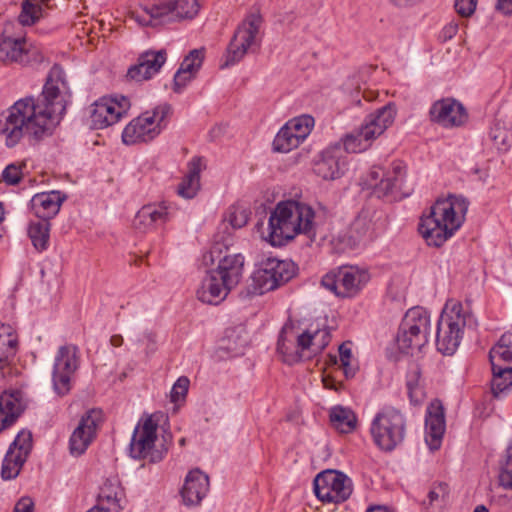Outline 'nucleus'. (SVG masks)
Listing matches in <instances>:
<instances>
[{
  "label": "nucleus",
  "instance_id": "1",
  "mask_svg": "<svg viewBox=\"0 0 512 512\" xmlns=\"http://www.w3.org/2000/svg\"><path fill=\"white\" fill-rule=\"evenodd\" d=\"M63 74V70L55 65L37 98L19 99L3 114L1 133L8 147H14L25 135L37 142L52 134L66 109L61 93L65 87Z\"/></svg>",
  "mask_w": 512,
  "mask_h": 512
},
{
  "label": "nucleus",
  "instance_id": "2",
  "mask_svg": "<svg viewBox=\"0 0 512 512\" xmlns=\"http://www.w3.org/2000/svg\"><path fill=\"white\" fill-rule=\"evenodd\" d=\"M314 218L315 213L307 204L292 200L280 202L269 216L264 239L275 247L286 245L298 234L312 240L316 235Z\"/></svg>",
  "mask_w": 512,
  "mask_h": 512
},
{
  "label": "nucleus",
  "instance_id": "3",
  "mask_svg": "<svg viewBox=\"0 0 512 512\" xmlns=\"http://www.w3.org/2000/svg\"><path fill=\"white\" fill-rule=\"evenodd\" d=\"M467 210L468 201L462 196L438 199L420 218L418 231L429 246L440 247L461 227Z\"/></svg>",
  "mask_w": 512,
  "mask_h": 512
},
{
  "label": "nucleus",
  "instance_id": "4",
  "mask_svg": "<svg viewBox=\"0 0 512 512\" xmlns=\"http://www.w3.org/2000/svg\"><path fill=\"white\" fill-rule=\"evenodd\" d=\"M330 340L328 327L300 331L292 322H287L279 334L277 351L285 363L292 365L320 354Z\"/></svg>",
  "mask_w": 512,
  "mask_h": 512
},
{
  "label": "nucleus",
  "instance_id": "5",
  "mask_svg": "<svg viewBox=\"0 0 512 512\" xmlns=\"http://www.w3.org/2000/svg\"><path fill=\"white\" fill-rule=\"evenodd\" d=\"M477 326L469 299L464 303L455 300L447 301L437 323V350L443 355H453L460 345L464 331H476Z\"/></svg>",
  "mask_w": 512,
  "mask_h": 512
},
{
  "label": "nucleus",
  "instance_id": "6",
  "mask_svg": "<svg viewBox=\"0 0 512 512\" xmlns=\"http://www.w3.org/2000/svg\"><path fill=\"white\" fill-rule=\"evenodd\" d=\"M396 116V106L388 103L366 116L361 126L343 138V151L359 153L367 150L372 142L390 127Z\"/></svg>",
  "mask_w": 512,
  "mask_h": 512
},
{
  "label": "nucleus",
  "instance_id": "7",
  "mask_svg": "<svg viewBox=\"0 0 512 512\" xmlns=\"http://www.w3.org/2000/svg\"><path fill=\"white\" fill-rule=\"evenodd\" d=\"M396 116V106L388 103L366 116L361 126L343 138V151L359 153L367 150L372 142L390 127Z\"/></svg>",
  "mask_w": 512,
  "mask_h": 512
},
{
  "label": "nucleus",
  "instance_id": "8",
  "mask_svg": "<svg viewBox=\"0 0 512 512\" xmlns=\"http://www.w3.org/2000/svg\"><path fill=\"white\" fill-rule=\"evenodd\" d=\"M406 165L402 161H393L385 170L380 166H373L367 174L364 184L372 189L378 197L391 196L393 199H402L412 193V188L407 185Z\"/></svg>",
  "mask_w": 512,
  "mask_h": 512
},
{
  "label": "nucleus",
  "instance_id": "9",
  "mask_svg": "<svg viewBox=\"0 0 512 512\" xmlns=\"http://www.w3.org/2000/svg\"><path fill=\"white\" fill-rule=\"evenodd\" d=\"M430 329L431 317L425 308L416 306L409 309L397 332L398 348L404 353L420 351L428 343Z\"/></svg>",
  "mask_w": 512,
  "mask_h": 512
},
{
  "label": "nucleus",
  "instance_id": "10",
  "mask_svg": "<svg viewBox=\"0 0 512 512\" xmlns=\"http://www.w3.org/2000/svg\"><path fill=\"white\" fill-rule=\"evenodd\" d=\"M262 17L259 13L249 14L237 27L223 57L221 68L240 62L248 52L260 47Z\"/></svg>",
  "mask_w": 512,
  "mask_h": 512
},
{
  "label": "nucleus",
  "instance_id": "11",
  "mask_svg": "<svg viewBox=\"0 0 512 512\" xmlns=\"http://www.w3.org/2000/svg\"><path fill=\"white\" fill-rule=\"evenodd\" d=\"M172 107L163 103L152 111H146L133 119L123 130L122 140L127 145L149 142L156 138L167 126Z\"/></svg>",
  "mask_w": 512,
  "mask_h": 512
},
{
  "label": "nucleus",
  "instance_id": "12",
  "mask_svg": "<svg viewBox=\"0 0 512 512\" xmlns=\"http://www.w3.org/2000/svg\"><path fill=\"white\" fill-rule=\"evenodd\" d=\"M370 431L374 443L381 450L392 451L405 438V417L399 410L386 407L374 417Z\"/></svg>",
  "mask_w": 512,
  "mask_h": 512
},
{
  "label": "nucleus",
  "instance_id": "13",
  "mask_svg": "<svg viewBox=\"0 0 512 512\" xmlns=\"http://www.w3.org/2000/svg\"><path fill=\"white\" fill-rule=\"evenodd\" d=\"M493 379L491 393L501 397L512 388V333L507 332L489 351Z\"/></svg>",
  "mask_w": 512,
  "mask_h": 512
},
{
  "label": "nucleus",
  "instance_id": "14",
  "mask_svg": "<svg viewBox=\"0 0 512 512\" xmlns=\"http://www.w3.org/2000/svg\"><path fill=\"white\" fill-rule=\"evenodd\" d=\"M314 492L323 502L341 503L352 493V481L343 472L325 470L317 474L313 481Z\"/></svg>",
  "mask_w": 512,
  "mask_h": 512
},
{
  "label": "nucleus",
  "instance_id": "15",
  "mask_svg": "<svg viewBox=\"0 0 512 512\" xmlns=\"http://www.w3.org/2000/svg\"><path fill=\"white\" fill-rule=\"evenodd\" d=\"M369 281V275L356 267H341L323 276L321 284L337 296L349 297L357 294Z\"/></svg>",
  "mask_w": 512,
  "mask_h": 512
},
{
  "label": "nucleus",
  "instance_id": "16",
  "mask_svg": "<svg viewBox=\"0 0 512 512\" xmlns=\"http://www.w3.org/2000/svg\"><path fill=\"white\" fill-rule=\"evenodd\" d=\"M78 353V348L70 344L61 346L55 356L52 382L54 391L60 396L71 389V379L79 367Z\"/></svg>",
  "mask_w": 512,
  "mask_h": 512
},
{
  "label": "nucleus",
  "instance_id": "17",
  "mask_svg": "<svg viewBox=\"0 0 512 512\" xmlns=\"http://www.w3.org/2000/svg\"><path fill=\"white\" fill-rule=\"evenodd\" d=\"M157 423L151 416L140 421L133 431L129 445L130 456L134 459H149L150 462H157L162 457L154 451L157 439Z\"/></svg>",
  "mask_w": 512,
  "mask_h": 512
},
{
  "label": "nucleus",
  "instance_id": "18",
  "mask_svg": "<svg viewBox=\"0 0 512 512\" xmlns=\"http://www.w3.org/2000/svg\"><path fill=\"white\" fill-rule=\"evenodd\" d=\"M130 108V100L125 96L102 97L90 109L91 127L104 129L117 123Z\"/></svg>",
  "mask_w": 512,
  "mask_h": 512
},
{
  "label": "nucleus",
  "instance_id": "19",
  "mask_svg": "<svg viewBox=\"0 0 512 512\" xmlns=\"http://www.w3.org/2000/svg\"><path fill=\"white\" fill-rule=\"evenodd\" d=\"M100 422V411L93 409L82 416L69 440V449L73 456H80L87 450L96 436Z\"/></svg>",
  "mask_w": 512,
  "mask_h": 512
},
{
  "label": "nucleus",
  "instance_id": "20",
  "mask_svg": "<svg viewBox=\"0 0 512 512\" xmlns=\"http://www.w3.org/2000/svg\"><path fill=\"white\" fill-rule=\"evenodd\" d=\"M429 116L432 122L445 128L461 126L467 120L464 106L454 98L435 101L429 110Z\"/></svg>",
  "mask_w": 512,
  "mask_h": 512
},
{
  "label": "nucleus",
  "instance_id": "21",
  "mask_svg": "<svg viewBox=\"0 0 512 512\" xmlns=\"http://www.w3.org/2000/svg\"><path fill=\"white\" fill-rule=\"evenodd\" d=\"M346 168V156L340 146H331L323 150L314 162V173L323 180L333 181L340 178Z\"/></svg>",
  "mask_w": 512,
  "mask_h": 512
},
{
  "label": "nucleus",
  "instance_id": "22",
  "mask_svg": "<svg viewBox=\"0 0 512 512\" xmlns=\"http://www.w3.org/2000/svg\"><path fill=\"white\" fill-rule=\"evenodd\" d=\"M210 487L207 474L196 468L188 472L180 491L186 506H197L206 497Z\"/></svg>",
  "mask_w": 512,
  "mask_h": 512
},
{
  "label": "nucleus",
  "instance_id": "23",
  "mask_svg": "<svg viewBox=\"0 0 512 512\" xmlns=\"http://www.w3.org/2000/svg\"><path fill=\"white\" fill-rule=\"evenodd\" d=\"M166 51H145L139 58L138 63L129 68L127 76L136 81L148 80L157 74L166 62Z\"/></svg>",
  "mask_w": 512,
  "mask_h": 512
},
{
  "label": "nucleus",
  "instance_id": "24",
  "mask_svg": "<svg viewBox=\"0 0 512 512\" xmlns=\"http://www.w3.org/2000/svg\"><path fill=\"white\" fill-rule=\"evenodd\" d=\"M426 443L431 450L439 449L445 432L444 408L439 400L431 402L425 419Z\"/></svg>",
  "mask_w": 512,
  "mask_h": 512
},
{
  "label": "nucleus",
  "instance_id": "25",
  "mask_svg": "<svg viewBox=\"0 0 512 512\" xmlns=\"http://www.w3.org/2000/svg\"><path fill=\"white\" fill-rule=\"evenodd\" d=\"M170 218L171 211L167 205L149 204L137 212L133 225L137 230L146 232L165 224Z\"/></svg>",
  "mask_w": 512,
  "mask_h": 512
},
{
  "label": "nucleus",
  "instance_id": "26",
  "mask_svg": "<svg viewBox=\"0 0 512 512\" xmlns=\"http://www.w3.org/2000/svg\"><path fill=\"white\" fill-rule=\"evenodd\" d=\"M65 199L66 195L62 194L60 191L53 190L35 194L30 203L38 219L50 221V219L58 214Z\"/></svg>",
  "mask_w": 512,
  "mask_h": 512
},
{
  "label": "nucleus",
  "instance_id": "27",
  "mask_svg": "<svg viewBox=\"0 0 512 512\" xmlns=\"http://www.w3.org/2000/svg\"><path fill=\"white\" fill-rule=\"evenodd\" d=\"M230 290L219 275L211 270L203 278L197 290V298L203 303L217 305L227 297Z\"/></svg>",
  "mask_w": 512,
  "mask_h": 512
},
{
  "label": "nucleus",
  "instance_id": "28",
  "mask_svg": "<svg viewBox=\"0 0 512 512\" xmlns=\"http://www.w3.org/2000/svg\"><path fill=\"white\" fill-rule=\"evenodd\" d=\"M24 407L21 391H5L0 394V432L15 422Z\"/></svg>",
  "mask_w": 512,
  "mask_h": 512
},
{
  "label": "nucleus",
  "instance_id": "29",
  "mask_svg": "<svg viewBox=\"0 0 512 512\" xmlns=\"http://www.w3.org/2000/svg\"><path fill=\"white\" fill-rule=\"evenodd\" d=\"M204 60V50L194 49L183 59L179 69L174 75L173 90L180 93L190 82L202 66Z\"/></svg>",
  "mask_w": 512,
  "mask_h": 512
},
{
  "label": "nucleus",
  "instance_id": "30",
  "mask_svg": "<svg viewBox=\"0 0 512 512\" xmlns=\"http://www.w3.org/2000/svg\"><path fill=\"white\" fill-rule=\"evenodd\" d=\"M244 257L241 254L225 255L219 259L213 272L230 288L237 286L243 276Z\"/></svg>",
  "mask_w": 512,
  "mask_h": 512
},
{
  "label": "nucleus",
  "instance_id": "31",
  "mask_svg": "<svg viewBox=\"0 0 512 512\" xmlns=\"http://www.w3.org/2000/svg\"><path fill=\"white\" fill-rule=\"evenodd\" d=\"M450 500V487L445 482H434L421 501V512H445Z\"/></svg>",
  "mask_w": 512,
  "mask_h": 512
},
{
  "label": "nucleus",
  "instance_id": "32",
  "mask_svg": "<svg viewBox=\"0 0 512 512\" xmlns=\"http://www.w3.org/2000/svg\"><path fill=\"white\" fill-rule=\"evenodd\" d=\"M283 285V283L272 273L267 261H263L260 267L251 276V284L248 293L262 295Z\"/></svg>",
  "mask_w": 512,
  "mask_h": 512
},
{
  "label": "nucleus",
  "instance_id": "33",
  "mask_svg": "<svg viewBox=\"0 0 512 512\" xmlns=\"http://www.w3.org/2000/svg\"><path fill=\"white\" fill-rule=\"evenodd\" d=\"M30 50L24 38L5 37L0 42V61L20 64L29 61Z\"/></svg>",
  "mask_w": 512,
  "mask_h": 512
},
{
  "label": "nucleus",
  "instance_id": "34",
  "mask_svg": "<svg viewBox=\"0 0 512 512\" xmlns=\"http://www.w3.org/2000/svg\"><path fill=\"white\" fill-rule=\"evenodd\" d=\"M202 162L200 158H193L188 164V172L177 188L178 194L185 199H192L200 188V172Z\"/></svg>",
  "mask_w": 512,
  "mask_h": 512
},
{
  "label": "nucleus",
  "instance_id": "35",
  "mask_svg": "<svg viewBox=\"0 0 512 512\" xmlns=\"http://www.w3.org/2000/svg\"><path fill=\"white\" fill-rule=\"evenodd\" d=\"M147 13L150 19L145 24L158 25L180 20L173 0L155 3L147 9Z\"/></svg>",
  "mask_w": 512,
  "mask_h": 512
},
{
  "label": "nucleus",
  "instance_id": "36",
  "mask_svg": "<svg viewBox=\"0 0 512 512\" xmlns=\"http://www.w3.org/2000/svg\"><path fill=\"white\" fill-rule=\"evenodd\" d=\"M331 425L340 433H350L356 428L357 418L354 412L342 406H335L330 410Z\"/></svg>",
  "mask_w": 512,
  "mask_h": 512
},
{
  "label": "nucleus",
  "instance_id": "37",
  "mask_svg": "<svg viewBox=\"0 0 512 512\" xmlns=\"http://www.w3.org/2000/svg\"><path fill=\"white\" fill-rule=\"evenodd\" d=\"M50 222L45 220L30 221L28 225V236L34 248L43 252L48 249L50 240Z\"/></svg>",
  "mask_w": 512,
  "mask_h": 512
},
{
  "label": "nucleus",
  "instance_id": "38",
  "mask_svg": "<svg viewBox=\"0 0 512 512\" xmlns=\"http://www.w3.org/2000/svg\"><path fill=\"white\" fill-rule=\"evenodd\" d=\"M122 497L123 490L117 479H107L100 488L99 498L101 501H105L110 505L108 508H105L108 512H119Z\"/></svg>",
  "mask_w": 512,
  "mask_h": 512
},
{
  "label": "nucleus",
  "instance_id": "39",
  "mask_svg": "<svg viewBox=\"0 0 512 512\" xmlns=\"http://www.w3.org/2000/svg\"><path fill=\"white\" fill-rule=\"evenodd\" d=\"M17 351V337L9 325L0 323V369L6 366Z\"/></svg>",
  "mask_w": 512,
  "mask_h": 512
},
{
  "label": "nucleus",
  "instance_id": "40",
  "mask_svg": "<svg viewBox=\"0 0 512 512\" xmlns=\"http://www.w3.org/2000/svg\"><path fill=\"white\" fill-rule=\"evenodd\" d=\"M406 386L411 403L420 404L426 396L422 372L418 365L412 366L407 373Z\"/></svg>",
  "mask_w": 512,
  "mask_h": 512
},
{
  "label": "nucleus",
  "instance_id": "41",
  "mask_svg": "<svg viewBox=\"0 0 512 512\" xmlns=\"http://www.w3.org/2000/svg\"><path fill=\"white\" fill-rule=\"evenodd\" d=\"M489 138L497 150L505 152L511 146L512 132L504 122L496 120L490 128Z\"/></svg>",
  "mask_w": 512,
  "mask_h": 512
},
{
  "label": "nucleus",
  "instance_id": "42",
  "mask_svg": "<svg viewBox=\"0 0 512 512\" xmlns=\"http://www.w3.org/2000/svg\"><path fill=\"white\" fill-rule=\"evenodd\" d=\"M301 143L302 141L284 125L274 138L273 148L277 152L287 153L297 148Z\"/></svg>",
  "mask_w": 512,
  "mask_h": 512
},
{
  "label": "nucleus",
  "instance_id": "43",
  "mask_svg": "<svg viewBox=\"0 0 512 512\" xmlns=\"http://www.w3.org/2000/svg\"><path fill=\"white\" fill-rule=\"evenodd\" d=\"M272 268V273L276 276L283 284L291 280L296 274V265L290 260H279L276 258L266 259Z\"/></svg>",
  "mask_w": 512,
  "mask_h": 512
},
{
  "label": "nucleus",
  "instance_id": "44",
  "mask_svg": "<svg viewBox=\"0 0 512 512\" xmlns=\"http://www.w3.org/2000/svg\"><path fill=\"white\" fill-rule=\"evenodd\" d=\"M25 461L26 459L17 456L15 451H7L2 463V478L5 480L15 478L19 474Z\"/></svg>",
  "mask_w": 512,
  "mask_h": 512
},
{
  "label": "nucleus",
  "instance_id": "45",
  "mask_svg": "<svg viewBox=\"0 0 512 512\" xmlns=\"http://www.w3.org/2000/svg\"><path fill=\"white\" fill-rule=\"evenodd\" d=\"M285 126L303 142L314 126V118L309 115H302L288 121Z\"/></svg>",
  "mask_w": 512,
  "mask_h": 512
},
{
  "label": "nucleus",
  "instance_id": "46",
  "mask_svg": "<svg viewBox=\"0 0 512 512\" xmlns=\"http://www.w3.org/2000/svg\"><path fill=\"white\" fill-rule=\"evenodd\" d=\"M249 219V212L246 208L232 205L224 214V224H229L233 229H239L245 226Z\"/></svg>",
  "mask_w": 512,
  "mask_h": 512
},
{
  "label": "nucleus",
  "instance_id": "47",
  "mask_svg": "<svg viewBox=\"0 0 512 512\" xmlns=\"http://www.w3.org/2000/svg\"><path fill=\"white\" fill-rule=\"evenodd\" d=\"M32 448V434L29 431H21L16 436L8 451H15L17 456L27 459Z\"/></svg>",
  "mask_w": 512,
  "mask_h": 512
},
{
  "label": "nucleus",
  "instance_id": "48",
  "mask_svg": "<svg viewBox=\"0 0 512 512\" xmlns=\"http://www.w3.org/2000/svg\"><path fill=\"white\" fill-rule=\"evenodd\" d=\"M178 18L193 19L199 12L203 0H173Z\"/></svg>",
  "mask_w": 512,
  "mask_h": 512
},
{
  "label": "nucleus",
  "instance_id": "49",
  "mask_svg": "<svg viewBox=\"0 0 512 512\" xmlns=\"http://www.w3.org/2000/svg\"><path fill=\"white\" fill-rule=\"evenodd\" d=\"M498 479L500 486L512 490V443L506 450L505 461L501 466Z\"/></svg>",
  "mask_w": 512,
  "mask_h": 512
},
{
  "label": "nucleus",
  "instance_id": "50",
  "mask_svg": "<svg viewBox=\"0 0 512 512\" xmlns=\"http://www.w3.org/2000/svg\"><path fill=\"white\" fill-rule=\"evenodd\" d=\"M190 381L186 376H181L172 386L170 392V400L173 403L184 402L188 393Z\"/></svg>",
  "mask_w": 512,
  "mask_h": 512
},
{
  "label": "nucleus",
  "instance_id": "51",
  "mask_svg": "<svg viewBox=\"0 0 512 512\" xmlns=\"http://www.w3.org/2000/svg\"><path fill=\"white\" fill-rule=\"evenodd\" d=\"M22 178L21 166L9 164L2 172V179L8 185H16Z\"/></svg>",
  "mask_w": 512,
  "mask_h": 512
},
{
  "label": "nucleus",
  "instance_id": "52",
  "mask_svg": "<svg viewBox=\"0 0 512 512\" xmlns=\"http://www.w3.org/2000/svg\"><path fill=\"white\" fill-rule=\"evenodd\" d=\"M339 355L346 377L354 376L355 371L350 367L351 349L345 343L339 346Z\"/></svg>",
  "mask_w": 512,
  "mask_h": 512
},
{
  "label": "nucleus",
  "instance_id": "53",
  "mask_svg": "<svg viewBox=\"0 0 512 512\" xmlns=\"http://www.w3.org/2000/svg\"><path fill=\"white\" fill-rule=\"evenodd\" d=\"M454 7L460 16L468 17L476 10L477 0H455Z\"/></svg>",
  "mask_w": 512,
  "mask_h": 512
},
{
  "label": "nucleus",
  "instance_id": "54",
  "mask_svg": "<svg viewBox=\"0 0 512 512\" xmlns=\"http://www.w3.org/2000/svg\"><path fill=\"white\" fill-rule=\"evenodd\" d=\"M458 31V24L455 22H450L449 24L445 25L443 29L440 32L439 38L446 42L450 39H452Z\"/></svg>",
  "mask_w": 512,
  "mask_h": 512
},
{
  "label": "nucleus",
  "instance_id": "55",
  "mask_svg": "<svg viewBox=\"0 0 512 512\" xmlns=\"http://www.w3.org/2000/svg\"><path fill=\"white\" fill-rule=\"evenodd\" d=\"M34 502L30 497H22L14 507L13 512H33Z\"/></svg>",
  "mask_w": 512,
  "mask_h": 512
},
{
  "label": "nucleus",
  "instance_id": "56",
  "mask_svg": "<svg viewBox=\"0 0 512 512\" xmlns=\"http://www.w3.org/2000/svg\"><path fill=\"white\" fill-rule=\"evenodd\" d=\"M215 254H217V258L220 257V254H221V249L219 247V244H215L211 250L209 252H207L206 254H204L203 256V260L205 262L206 265H208L209 263L210 264H213L214 261H215Z\"/></svg>",
  "mask_w": 512,
  "mask_h": 512
},
{
  "label": "nucleus",
  "instance_id": "57",
  "mask_svg": "<svg viewBox=\"0 0 512 512\" xmlns=\"http://www.w3.org/2000/svg\"><path fill=\"white\" fill-rule=\"evenodd\" d=\"M496 8L505 15H511L512 0H498Z\"/></svg>",
  "mask_w": 512,
  "mask_h": 512
},
{
  "label": "nucleus",
  "instance_id": "58",
  "mask_svg": "<svg viewBox=\"0 0 512 512\" xmlns=\"http://www.w3.org/2000/svg\"><path fill=\"white\" fill-rule=\"evenodd\" d=\"M353 230L360 232L361 235H364L367 231V221L365 218L358 217L353 222Z\"/></svg>",
  "mask_w": 512,
  "mask_h": 512
},
{
  "label": "nucleus",
  "instance_id": "59",
  "mask_svg": "<svg viewBox=\"0 0 512 512\" xmlns=\"http://www.w3.org/2000/svg\"><path fill=\"white\" fill-rule=\"evenodd\" d=\"M225 335L232 336V335H247V331L244 326L239 325L230 329L226 330Z\"/></svg>",
  "mask_w": 512,
  "mask_h": 512
},
{
  "label": "nucleus",
  "instance_id": "60",
  "mask_svg": "<svg viewBox=\"0 0 512 512\" xmlns=\"http://www.w3.org/2000/svg\"><path fill=\"white\" fill-rule=\"evenodd\" d=\"M141 341H146L150 349L154 350L155 339L154 334L152 332L143 333V339Z\"/></svg>",
  "mask_w": 512,
  "mask_h": 512
},
{
  "label": "nucleus",
  "instance_id": "61",
  "mask_svg": "<svg viewBox=\"0 0 512 512\" xmlns=\"http://www.w3.org/2000/svg\"><path fill=\"white\" fill-rule=\"evenodd\" d=\"M110 344L114 347H120L123 344V337L119 334L112 335Z\"/></svg>",
  "mask_w": 512,
  "mask_h": 512
},
{
  "label": "nucleus",
  "instance_id": "62",
  "mask_svg": "<svg viewBox=\"0 0 512 512\" xmlns=\"http://www.w3.org/2000/svg\"><path fill=\"white\" fill-rule=\"evenodd\" d=\"M393 5L398 7H404L417 2L418 0H389Z\"/></svg>",
  "mask_w": 512,
  "mask_h": 512
},
{
  "label": "nucleus",
  "instance_id": "63",
  "mask_svg": "<svg viewBox=\"0 0 512 512\" xmlns=\"http://www.w3.org/2000/svg\"><path fill=\"white\" fill-rule=\"evenodd\" d=\"M366 512H393V511L388 510L384 506H375V507H370L369 509H367Z\"/></svg>",
  "mask_w": 512,
  "mask_h": 512
},
{
  "label": "nucleus",
  "instance_id": "64",
  "mask_svg": "<svg viewBox=\"0 0 512 512\" xmlns=\"http://www.w3.org/2000/svg\"><path fill=\"white\" fill-rule=\"evenodd\" d=\"M474 512H480V505H477V506L474 508Z\"/></svg>",
  "mask_w": 512,
  "mask_h": 512
}]
</instances>
